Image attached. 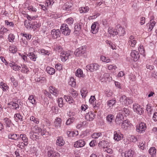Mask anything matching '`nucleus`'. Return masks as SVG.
Wrapping results in <instances>:
<instances>
[{
  "instance_id": "1",
  "label": "nucleus",
  "mask_w": 157,
  "mask_h": 157,
  "mask_svg": "<svg viewBox=\"0 0 157 157\" xmlns=\"http://www.w3.org/2000/svg\"><path fill=\"white\" fill-rule=\"evenodd\" d=\"M120 101L123 104L128 105L133 102V101L130 98L127 97L126 96H122L120 99Z\"/></svg>"
},
{
  "instance_id": "2",
  "label": "nucleus",
  "mask_w": 157,
  "mask_h": 157,
  "mask_svg": "<svg viewBox=\"0 0 157 157\" xmlns=\"http://www.w3.org/2000/svg\"><path fill=\"white\" fill-rule=\"evenodd\" d=\"M60 29L62 33L65 36L69 35L71 33V30L66 24H63L61 26Z\"/></svg>"
},
{
  "instance_id": "3",
  "label": "nucleus",
  "mask_w": 157,
  "mask_h": 157,
  "mask_svg": "<svg viewBox=\"0 0 157 157\" xmlns=\"http://www.w3.org/2000/svg\"><path fill=\"white\" fill-rule=\"evenodd\" d=\"M86 51V49L85 46H82L77 48L75 51L74 54L77 56H82Z\"/></svg>"
},
{
  "instance_id": "4",
  "label": "nucleus",
  "mask_w": 157,
  "mask_h": 157,
  "mask_svg": "<svg viewBox=\"0 0 157 157\" xmlns=\"http://www.w3.org/2000/svg\"><path fill=\"white\" fill-rule=\"evenodd\" d=\"M71 55L70 51H63L60 53V58L62 61H65Z\"/></svg>"
},
{
  "instance_id": "5",
  "label": "nucleus",
  "mask_w": 157,
  "mask_h": 157,
  "mask_svg": "<svg viewBox=\"0 0 157 157\" xmlns=\"http://www.w3.org/2000/svg\"><path fill=\"white\" fill-rule=\"evenodd\" d=\"M123 114L121 112H119L118 113L115 120V122L117 124L120 125L124 120Z\"/></svg>"
},
{
  "instance_id": "6",
  "label": "nucleus",
  "mask_w": 157,
  "mask_h": 157,
  "mask_svg": "<svg viewBox=\"0 0 157 157\" xmlns=\"http://www.w3.org/2000/svg\"><path fill=\"white\" fill-rule=\"evenodd\" d=\"M47 155L48 157H60L59 153L53 149H50L47 152Z\"/></svg>"
},
{
  "instance_id": "7",
  "label": "nucleus",
  "mask_w": 157,
  "mask_h": 157,
  "mask_svg": "<svg viewBox=\"0 0 157 157\" xmlns=\"http://www.w3.org/2000/svg\"><path fill=\"white\" fill-rule=\"evenodd\" d=\"M99 65L97 63H94L90 64V65L86 66L87 68L91 72H93L96 71L99 68Z\"/></svg>"
},
{
  "instance_id": "8",
  "label": "nucleus",
  "mask_w": 157,
  "mask_h": 157,
  "mask_svg": "<svg viewBox=\"0 0 157 157\" xmlns=\"http://www.w3.org/2000/svg\"><path fill=\"white\" fill-rule=\"evenodd\" d=\"M146 129V124L144 122H141L138 126V132L143 133L144 132Z\"/></svg>"
},
{
  "instance_id": "9",
  "label": "nucleus",
  "mask_w": 157,
  "mask_h": 157,
  "mask_svg": "<svg viewBox=\"0 0 157 157\" xmlns=\"http://www.w3.org/2000/svg\"><path fill=\"white\" fill-rule=\"evenodd\" d=\"M99 25L98 22H94L92 24L91 26V31L94 34H96L98 31Z\"/></svg>"
},
{
  "instance_id": "10",
  "label": "nucleus",
  "mask_w": 157,
  "mask_h": 157,
  "mask_svg": "<svg viewBox=\"0 0 157 157\" xmlns=\"http://www.w3.org/2000/svg\"><path fill=\"white\" fill-rule=\"evenodd\" d=\"M85 144V141L82 140H79L75 143L74 146L75 147H82L84 146Z\"/></svg>"
},
{
  "instance_id": "11",
  "label": "nucleus",
  "mask_w": 157,
  "mask_h": 157,
  "mask_svg": "<svg viewBox=\"0 0 157 157\" xmlns=\"http://www.w3.org/2000/svg\"><path fill=\"white\" fill-rule=\"evenodd\" d=\"M86 119L88 121H92L95 117V114L92 112L87 113L85 115Z\"/></svg>"
},
{
  "instance_id": "12",
  "label": "nucleus",
  "mask_w": 157,
  "mask_h": 157,
  "mask_svg": "<svg viewBox=\"0 0 157 157\" xmlns=\"http://www.w3.org/2000/svg\"><path fill=\"white\" fill-rule=\"evenodd\" d=\"M51 35H52L53 37L54 38H57L60 36L61 33L59 29H52L51 32Z\"/></svg>"
},
{
  "instance_id": "13",
  "label": "nucleus",
  "mask_w": 157,
  "mask_h": 157,
  "mask_svg": "<svg viewBox=\"0 0 157 157\" xmlns=\"http://www.w3.org/2000/svg\"><path fill=\"white\" fill-rule=\"evenodd\" d=\"M62 120L59 117H57L54 122V125L56 128H60L62 124Z\"/></svg>"
},
{
  "instance_id": "14",
  "label": "nucleus",
  "mask_w": 157,
  "mask_h": 157,
  "mask_svg": "<svg viewBox=\"0 0 157 157\" xmlns=\"http://www.w3.org/2000/svg\"><path fill=\"white\" fill-rule=\"evenodd\" d=\"M49 92L51 94L56 97H57L59 94V92L57 89L55 87L50 86L49 87Z\"/></svg>"
},
{
  "instance_id": "15",
  "label": "nucleus",
  "mask_w": 157,
  "mask_h": 157,
  "mask_svg": "<svg viewBox=\"0 0 157 157\" xmlns=\"http://www.w3.org/2000/svg\"><path fill=\"white\" fill-rule=\"evenodd\" d=\"M132 124L130 121L127 120L123 121L121 124V128L123 129H126L128 127H131Z\"/></svg>"
},
{
  "instance_id": "16",
  "label": "nucleus",
  "mask_w": 157,
  "mask_h": 157,
  "mask_svg": "<svg viewBox=\"0 0 157 157\" xmlns=\"http://www.w3.org/2000/svg\"><path fill=\"white\" fill-rule=\"evenodd\" d=\"M136 43V40L134 37L131 36L129 37V40L128 41L129 44L132 47H134Z\"/></svg>"
},
{
  "instance_id": "17",
  "label": "nucleus",
  "mask_w": 157,
  "mask_h": 157,
  "mask_svg": "<svg viewBox=\"0 0 157 157\" xmlns=\"http://www.w3.org/2000/svg\"><path fill=\"white\" fill-rule=\"evenodd\" d=\"M4 121L6 127V128H10V130L11 131L12 129L11 127L12 125H13V124L12 123L11 121L7 117L4 119Z\"/></svg>"
},
{
  "instance_id": "18",
  "label": "nucleus",
  "mask_w": 157,
  "mask_h": 157,
  "mask_svg": "<svg viewBox=\"0 0 157 157\" xmlns=\"http://www.w3.org/2000/svg\"><path fill=\"white\" fill-rule=\"evenodd\" d=\"M123 135L122 134H119L115 131L114 132V139L117 141H119L123 138Z\"/></svg>"
},
{
  "instance_id": "19",
  "label": "nucleus",
  "mask_w": 157,
  "mask_h": 157,
  "mask_svg": "<svg viewBox=\"0 0 157 157\" xmlns=\"http://www.w3.org/2000/svg\"><path fill=\"white\" fill-rule=\"evenodd\" d=\"M65 142L63 137L62 136H59L58 137L56 141V144L59 146H62L64 145Z\"/></svg>"
},
{
  "instance_id": "20",
  "label": "nucleus",
  "mask_w": 157,
  "mask_h": 157,
  "mask_svg": "<svg viewBox=\"0 0 157 157\" xmlns=\"http://www.w3.org/2000/svg\"><path fill=\"white\" fill-rule=\"evenodd\" d=\"M117 27L118 29V31H117L118 34H119L120 36H122L125 34V32L124 28H122L119 25H117Z\"/></svg>"
},
{
  "instance_id": "21",
  "label": "nucleus",
  "mask_w": 157,
  "mask_h": 157,
  "mask_svg": "<svg viewBox=\"0 0 157 157\" xmlns=\"http://www.w3.org/2000/svg\"><path fill=\"white\" fill-rule=\"evenodd\" d=\"M155 24L156 22L155 21L151 20L149 23L147 24V27H148V31H150L152 29Z\"/></svg>"
},
{
  "instance_id": "22",
  "label": "nucleus",
  "mask_w": 157,
  "mask_h": 157,
  "mask_svg": "<svg viewBox=\"0 0 157 157\" xmlns=\"http://www.w3.org/2000/svg\"><path fill=\"white\" fill-rule=\"evenodd\" d=\"M9 105H11L13 107V108L15 110H18L19 109V106L18 103L17 101H12L8 103Z\"/></svg>"
},
{
  "instance_id": "23",
  "label": "nucleus",
  "mask_w": 157,
  "mask_h": 157,
  "mask_svg": "<svg viewBox=\"0 0 157 157\" xmlns=\"http://www.w3.org/2000/svg\"><path fill=\"white\" fill-rule=\"evenodd\" d=\"M125 157H133L134 155V152L131 149L126 151L125 153H123Z\"/></svg>"
},
{
  "instance_id": "24",
  "label": "nucleus",
  "mask_w": 157,
  "mask_h": 157,
  "mask_svg": "<svg viewBox=\"0 0 157 157\" xmlns=\"http://www.w3.org/2000/svg\"><path fill=\"white\" fill-rule=\"evenodd\" d=\"M8 138L15 140H17L19 139V136L18 134L14 133L10 134L8 135Z\"/></svg>"
},
{
  "instance_id": "25",
  "label": "nucleus",
  "mask_w": 157,
  "mask_h": 157,
  "mask_svg": "<svg viewBox=\"0 0 157 157\" xmlns=\"http://www.w3.org/2000/svg\"><path fill=\"white\" fill-rule=\"evenodd\" d=\"M149 152L151 155V157H155L156 155V149L154 147H151L149 150Z\"/></svg>"
},
{
  "instance_id": "26",
  "label": "nucleus",
  "mask_w": 157,
  "mask_h": 157,
  "mask_svg": "<svg viewBox=\"0 0 157 157\" xmlns=\"http://www.w3.org/2000/svg\"><path fill=\"white\" fill-rule=\"evenodd\" d=\"M108 32L112 35H116L118 34V33L116 29H113L111 27H109L108 29Z\"/></svg>"
},
{
  "instance_id": "27",
  "label": "nucleus",
  "mask_w": 157,
  "mask_h": 157,
  "mask_svg": "<svg viewBox=\"0 0 157 157\" xmlns=\"http://www.w3.org/2000/svg\"><path fill=\"white\" fill-rule=\"evenodd\" d=\"M116 103V100H115L111 99L107 102V105L109 108H112L113 106L115 105Z\"/></svg>"
},
{
  "instance_id": "28",
  "label": "nucleus",
  "mask_w": 157,
  "mask_h": 157,
  "mask_svg": "<svg viewBox=\"0 0 157 157\" xmlns=\"http://www.w3.org/2000/svg\"><path fill=\"white\" fill-rule=\"evenodd\" d=\"M137 52L136 50L132 51L131 53V55L132 57V60L136 62L137 61L136 55L137 54Z\"/></svg>"
},
{
  "instance_id": "29",
  "label": "nucleus",
  "mask_w": 157,
  "mask_h": 157,
  "mask_svg": "<svg viewBox=\"0 0 157 157\" xmlns=\"http://www.w3.org/2000/svg\"><path fill=\"white\" fill-rule=\"evenodd\" d=\"M74 33L77 34L81 29V25L80 24L76 23L75 24Z\"/></svg>"
},
{
  "instance_id": "30",
  "label": "nucleus",
  "mask_w": 157,
  "mask_h": 157,
  "mask_svg": "<svg viewBox=\"0 0 157 157\" xmlns=\"http://www.w3.org/2000/svg\"><path fill=\"white\" fill-rule=\"evenodd\" d=\"M20 138L26 144H28V140L25 135L21 134L19 136V139Z\"/></svg>"
},
{
  "instance_id": "31",
  "label": "nucleus",
  "mask_w": 157,
  "mask_h": 157,
  "mask_svg": "<svg viewBox=\"0 0 157 157\" xmlns=\"http://www.w3.org/2000/svg\"><path fill=\"white\" fill-rule=\"evenodd\" d=\"M28 100L33 105H36L37 102L34 98L33 95H30L29 97Z\"/></svg>"
},
{
  "instance_id": "32",
  "label": "nucleus",
  "mask_w": 157,
  "mask_h": 157,
  "mask_svg": "<svg viewBox=\"0 0 157 157\" xmlns=\"http://www.w3.org/2000/svg\"><path fill=\"white\" fill-rule=\"evenodd\" d=\"M72 6V4L71 3L67 2L64 5V9L67 11L71 10V7Z\"/></svg>"
},
{
  "instance_id": "33",
  "label": "nucleus",
  "mask_w": 157,
  "mask_h": 157,
  "mask_svg": "<svg viewBox=\"0 0 157 157\" xmlns=\"http://www.w3.org/2000/svg\"><path fill=\"white\" fill-rule=\"evenodd\" d=\"M38 52L39 53L43 54V55H47L48 56L50 54V52L48 50L42 48L38 50Z\"/></svg>"
},
{
  "instance_id": "34",
  "label": "nucleus",
  "mask_w": 157,
  "mask_h": 157,
  "mask_svg": "<svg viewBox=\"0 0 157 157\" xmlns=\"http://www.w3.org/2000/svg\"><path fill=\"white\" fill-rule=\"evenodd\" d=\"M46 70L48 73L51 75H53L55 72V69L54 68L49 67H47Z\"/></svg>"
},
{
  "instance_id": "35",
  "label": "nucleus",
  "mask_w": 157,
  "mask_h": 157,
  "mask_svg": "<svg viewBox=\"0 0 157 157\" xmlns=\"http://www.w3.org/2000/svg\"><path fill=\"white\" fill-rule=\"evenodd\" d=\"M75 75L76 76L78 77H84L82 71L80 69H78L77 70L75 73Z\"/></svg>"
},
{
  "instance_id": "36",
  "label": "nucleus",
  "mask_w": 157,
  "mask_h": 157,
  "mask_svg": "<svg viewBox=\"0 0 157 157\" xmlns=\"http://www.w3.org/2000/svg\"><path fill=\"white\" fill-rule=\"evenodd\" d=\"M28 56L31 60H32L33 61H36V59L37 58V56L33 52H30L29 53Z\"/></svg>"
},
{
  "instance_id": "37",
  "label": "nucleus",
  "mask_w": 157,
  "mask_h": 157,
  "mask_svg": "<svg viewBox=\"0 0 157 157\" xmlns=\"http://www.w3.org/2000/svg\"><path fill=\"white\" fill-rule=\"evenodd\" d=\"M81 95L83 98H85L88 93V91L86 88H83L80 91Z\"/></svg>"
},
{
  "instance_id": "38",
  "label": "nucleus",
  "mask_w": 157,
  "mask_h": 157,
  "mask_svg": "<svg viewBox=\"0 0 157 157\" xmlns=\"http://www.w3.org/2000/svg\"><path fill=\"white\" fill-rule=\"evenodd\" d=\"M89 8L88 6L81 7L79 8V11L81 13H85L88 11Z\"/></svg>"
},
{
  "instance_id": "39",
  "label": "nucleus",
  "mask_w": 157,
  "mask_h": 157,
  "mask_svg": "<svg viewBox=\"0 0 157 157\" xmlns=\"http://www.w3.org/2000/svg\"><path fill=\"white\" fill-rule=\"evenodd\" d=\"M70 93L72 97L74 98H75L78 95V93L77 91L73 88L70 89Z\"/></svg>"
},
{
  "instance_id": "40",
  "label": "nucleus",
  "mask_w": 157,
  "mask_h": 157,
  "mask_svg": "<svg viewBox=\"0 0 157 157\" xmlns=\"http://www.w3.org/2000/svg\"><path fill=\"white\" fill-rule=\"evenodd\" d=\"M64 98L65 99L66 101L68 102L69 103H72L74 102V100L70 96L65 95L64 96Z\"/></svg>"
},
{
  "instance_id": "41",
  "label": "nucleus",
  "mask_w": 157,
  "mask_h": 157,
  "mask_svg": "<svg viewBox=\"0 0 157 157\" xmlns=\"http://www.w3.org/2000/svg\"><path fill=\"white\" fill-rule=\"evenodd\" d=\"M95 97L94 96H91L89 99V101L91 104H93L94 107L95 109L96 107H98V106H96V105L95 104V102L94 103V101L95 100Z\"/></svg>"
},
{
  "instance_id": "42",
  "label": "nucleus",
  "mask_w": 157,
  "mask_h": 157,
  "mask_svg": "<svg viewBox=\"0 0 157 157\" xmlns=\"http://www.w3.org/2000/svg\"><path fill=\"white\" fill-rule=\"evenodd\" d=\"M9 50L10 52L14 53L17 52V48L14 45L11 46L9 47Z\"/></svg>"
},
{
  "instance_id": "43",
  "label": "nucleus",
  "mask_w": 157,
  "mask_h": 157,
  "mask_svg": "<svg viewBox=\"0 0 157 157\" xmlns=\"http://www.w3.org/2000/svg\"><path fill=\"white\" fill-rule=\"evenodd\" d=\"M69 84L71 86H75L76 84V83L75 79L73 77H71V78L70 81L69 82Z\"/></svg>"
},
{
  "instance_id": "44",
  "label": "nucleus",
  "mask_w": 157,
  "mask_h": 157,
  "mask_svg": "<svg viewBox=\"0 0 157 157\" xmlns=\"http://www.w3.org/2000/svg\"><path fill=\"white\" fill-rule=\"evenodd\" d=\"M140 53L143 56L145 55V50L143 45H140L138 49Z\"/></svg>"
},
{
  "instance_id": "45",
  "label": "nucleus",
  "mask_w": 157,
  "mask_h": 157,
  "mask_svg": "<svg viewBox=\"0 0 157 157\" xmlns=\"http://www.w3.org/2000/svg\"><path fill=\"white\" fill-rule=\"evenodd\" d=\"M107 141L105 140H102L99 142V145H100V146L104 148V147H107Z\"/></svg>"
},
{
  "instance_id": "46",
  "label": "nucleus",
  "mask_w": 157,
  "mask_h": 157,
  "mask_svg": "<svg viewBox=\"0 0 157 157\" xmlns=\"http://www.w3.org/2000/svg\"><path fill=\"white\" fill-rule=\"evenodd\" d=\"M114 117V115L110 114L108 115L106 117V120L109 123L112 122Z\"/></svg>"
},
{
  "instance_id": "47",
  "label": "nucleus",
  "mask_w": 157,
  "mask_h": 157,
  "mask_svg": "<svg viewBox=\"0 0 157 157\" xmlns=\"http://www.w3.org/2000/svg\"><path fill=\"white\" fill-rule=\"evenodd\" d=\"M101 60L104 62L106 63H108L111 62V60L110 59H109L108 57H106L105 56H102L101 57Z\"/></svg>"
},
{
  "instance_id": "48",
  "label": "nucleus",
  "mask_w": 157,
  "mask_h": 157,
  "mask_svg": "<svg viewBox=\"0 0 157 157\" xmlns=\"http://www.w3.org/2000/svg\"><path fill=\"white\" fill-rule=\"evenodd\" d=\"M74 20L73 19L70 17L68 18L65 20V22L69 25H71L73 23Z\"/></svg>"
},
{
  "instance_id": "49",
  "label": "nucleus",
  "mask_w": 157,
  "mask_h": 157,
  "mask_svg": "<svg viewBox=\"0 0 157 157\" xmlns=\"http://www.w3.org/2000/svg\"><path fill=\"white\" fill-rule=\"evenodd\" d=\"M102 134L101 132H94L92 134L91 136L93 138L97 139Z\"/></svg>"
},
{
  "instance_id": "50",
  "label": "nucleus",
  "mask_w": 157,
  "mask_h": 157,
  "mask_svg": "<svg viewBox=\"0 0 157 157\" xmlns=\"http://www.w3.org/2000/svg\"><path fill=\"white\" fill-rule=\"evenodd\" d=\"M8 39L9 42H13L15 39V36L13 34L10 33L9 35Z\"/></svg>"
},
{
  "instance_id": "51",
  "label": "nucleus",
  "mask_w": 157,
  "mask_h": 157,
  "mask_svg": "<svg viewBox=\"0 0 157 157\" xmlns=\"http://www.w3.org/2000/svg\"><path fill=\"white\" fill-rule=\"evenodd\" d=\"M30 120L35 124H38L39 123V119L33 116L30 117Z\"/></svg>"
},
{
  "instance_id": "52",
  "label": "nucleus",
  "mask_w": 157,
  "mask_h": 157,
  "mask_svg": "<svg viewBox=\"0 0 157 157\" xmlns=\"http://www.w3.org/2000/svg\"><path fill=\"white\" fill-rule=\"evenodd\" d=\"M88 105H82L81 107V112L85 111L86 112V110L88 109Z\"/></svg>"
},
{
  "instance_id": "53",
  "label": "nucleus",
  "mask_w": 157,
  "mask_h": 157,
  "mask_svg": "<svg viewBox=\"0 0 157 157\" xmlns=\"http://www.w3.org/2000/svg\"><path fill=\"white\" fill-rule=\"evenodd\" d=\"M74 119L75 118L74 117L69 118L66 121V124L67 125H70L74 122Z\"/></svg>"
},
{
  "instance_id": "54",
  "label": "nucleus",
  "mask_w": 157,
  "mask_h": 157,
  "mask_svg": "<svg viewBox=\"0 0 157 157\" xmlns=\"http://www.w3.org/2000/svg\"><path fill=\"white\" fill-rule=\"evenodd\" d=\"M120 112H121V113L123 114V112L125 114L128 115L130 113V111L128 109L126 108H124L122 109L121 110L119 111Z\"/></svg>"
},
{
  "instance_id": "55",
  "label": "nucleus",
  "mask_w": 157,
  "mask_h": 157,
  "mask_svg": "<svg viewBox=\"0 0 157 157\" xmlns=\"http://www.w3.org/2000/svg\"><path fill=\"white\" fill-rule=\"evenodd\" d=\"M58 105L60 107L63 106V99L62 98H60L59 99L58 101Z\"/></svg>"
},
{
  "instance_id": "56",
  "label": "nucleus",
  "mask_w": 157,
  "mask_h": 157,
  "mask_svg": "<svg viewBox=\"0 0 157 157\" xmlns=\"http://www.w3.org/2000/svg\"><path fill=\"white\" fill-rule=\"evenodd\" d=\"M24 24L26 27L28 29H30L32 27V25L30 22H27V21H25Z\"/></svg>"
},
{
  "instance_id": "57",
  "label": "nucleus",
  "mask_w": 157,
  "mask_h": 157,
  "mask_svg": "<svg viewBox=\"0 0 157 157\" xmlns=\"http://www.w3.org/2000/svg\"><path fill=\"white\" fill-rule=\"evenodd\" d=\"M22 116L21 115L20 113L15 114L14 115V117L16 119H18L20 121H22Z\"/></svg>"
},
{
  "instance_id": "58",
  "label": "nucleus",
  "mask_w": 157,
  "mask_h": 157,
  "mask_svg": "<svg viewBox=\"0 0 157 157\" xmlns=\"http://www.w3.org/2000/svg\"><path fill=\"white\" fill-rule=\"evenodd\" d=\"M67 133L69 137H72L75 136V132L73 131H67Z\"/></svg>"
},
{
  "instance_id": "59",
  "label": "nucleus",
  "mask_w": 157,
  "mask_h": 157,
  "mask_svg": "<svg viewBox=\"0 0 157 157\" xmlns=\"http://www.w3.org/2000/svg\"><path fill=\"white\" fill-rule=\"evenodd\" d=\"M25 144V143L24 142L20 143L17 144V146L21 148L22 149L25 147V146H26L28 145V144Z\"/></svg>"
},
{
  "instance_id": "60",
  "label": "nucleus",
  "mask_w": 157,
  "mask_h": 157,
  "mask_svg": "<svg viewBox=\"0 0 157 157\" xmlns=\"http://www.w3.org/2000/svg\"><path fill=\"white\" fill-rule=\"evenodd\" d=\"M22 72L24 73H27L28 71V68H27V66L25 65H23L22 66Z\"/></svg>"
},
{
  "instance_id": "61",
  "label": "nucleus",
  "mask_w": 157,
  "mask_h": 157,
  "mask_svg": "<svg viewBox=\"0 0 157 157\" xmlns=\"http://www.w3.org/2000/svg\"><path fill=\"white\" fill-rule=\"evenodd\" d=\"M103 150L105 151H106L108 153L111 154L112 153V150L111 149L108 147H104Z\"/></svg>"
},
{
  "instance_id": "62",
  "label": "nucleus",
  "mask_w": 157,
  "mask_h": 157,
  "mask_svg": "<svg viewBox=\"0 0 157 157\" xmlns=\"http://www.w3.org/2000/svg\"><path fill=\"white\" fill-rule=\"evenodd\" d=\"M139 106H138V109H139L138 110V113H139L140 115H141L144 112L143 107L140 105H139Z\"/></svg>"
},
{
  "instance_id": "63",
  "label": "nucleus",
  "mask_w": 157,
  "mask_h": 157,
  "mask_svg": "<svg viewBox=\"0 0 157 157\" xmlns=\"http://www.w3.org/2000/svg\"><path fill=\"white\" fill-rule=\"evenodd\" d=\"M103 76L104 78H102L101 79V80L102 82L104 81V80L106 78H109V73H105L104 74Z\"/></svg>"
},
{
  "instance_id": "64",
  "label": "nucleus",
  "mask_w": 157,
  "mask_h": 157,
  "mask_svg": "<svg viewBox=\"0 0 157 157\" xmlns=\"http://www.w3.org/2000/svg\"><path fill=\"white\" fill-rule=\"evenodd\" d=\"M21 67L17 64H16L12 68L13 70L15 71H19L21 69Z\"/></svg>"
}]
</instances>
